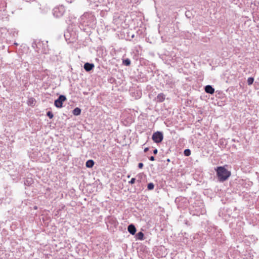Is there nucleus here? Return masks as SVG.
<instances>
[{"instance_id": "obj_1", "label": "nucleus", "mask_w": 259, "mask_h": 259, "mask_svg": "<svg viewBox=\"0 0 259 259\" xmlns=\"http://www.w3.org/2000/svg\"><path fill=\"white\" fill-rule=\"evenodd\" d=\"M219 180L224 182L227 180L231 176V172L224 166H218L215 169Z\"/></svg>"}, {"instance_id": "obj_2", "label": "nucleus", "mask_w": 259, "mask_h": 259, "mask_svg": "<svg viewBox=\"0 0 259 259\" xmlns=\"http://www.w3.org/2000/svg\"><path fill=\"white\" fill-rule=\"evenodd\" d=\"M191 211L193 212V215H200L204 214L206 210L202 202L199 201L194 203Z\"/></svg>"}, {"instance_id": "obj_3", "label": "nucleus", "mask_w": 259, "mask_h": 259, "mask_svg": "<svg viewBox=\"0 0 259 259\" xmlns=\"http://www.w3.org/2000/svg\"><path fill=\"white\" fill-rule=\"evenodd\" d=\"M65 12V7L63 5L56 7L53 10V15L56 18L62 17Z\"/></svg>"}, {"instance_id": "obj_4", "label": "nucleus", "mask_w": 259, "mask_h": 259, "mask_svg": "<svg viewBox=\"0 0 259 259\" xmlns=\"http://www.w3.org/2000/svg\"><path fill=\"white\" fill-rule=\"evenodd\" d=\"M152 139L156 143H160L163 139L162 133L159 131L154 133L152 136Z\"/></svg>"}, {"instance_id": "obj_5", "label": "nucleus", "mask_w": 259, "mask_h": 259, "mask_svg": "<svg viewBox=\"0 0 259 259\" xmlns=\"http://www.w3.org/2000/svg\"><path fill=\"white\" fill-rule=\"evenodd\" d=\"M66 100L65 96L61 95L58 98L55 100L54 105L57 108H61L63 106V102Z\"/></svg>"}, {"instance_id": "obj_6", "label": "nucleus", "mask_w": 259, "mask_h": 259, "mask_svg": "<svg viewBox=\"0 0 259 259\" xmlns=\"http://www.w3.org/2000/svg\"><path fill=\"white\" fill-rule=\"evenodd\" d=\"M163 79L164 82L165 83V84L168 85L169 88H171L174 84V81L171 78V76L166 74L164 75Z\"/></svg>"}, {"instance_id": "obj_7", "label": "nucleus", "mask_w": 259, "mask_h": 259, "mask_svg": "<svg viewBox=\"0 0 259 259\" xmlns=\"http://www.w3.org/2000/svg\"><path fill=\"white\" fill-rule=\"evenodd\" d=\"M94 67L95 65L93 63H90L88 62L84 63L83 66L84 70L87 72H89L92 70Z\"/></svg>"}, {"instance_id": "obj_8", "label": "nucleus", "mask_w": 259, "mask_h": 259, "mask_svg": "<svg viewBox=\"0 0 259 259\" xmlns=\"http://www.w3.org/2000/svg\"><path fill=\"white\" fill-rule=\"evenodd\" d=\"M127 231L132 235H135L136 232V228L133 224L129 225L127 227Z\"/></svg>"}, {"instance_id": "obj_9", "label": "nucleus", "mask_w": 259, "mask_h": 259, "mask_svg": "<svg viewBox=\"0 0 259 259\" xmlns=\"http://www.w3.org/2000/svg\"><path fill=\"white\" fill-rule=\"evenodd\" d=\"M205 92L209 94H213L214 93V89L211 85H207L204 87Z\"/></svg>"}, {"instance_id": "obj_10", "label": "nucleus", "mask_w": 259, "mask_h": 259, "mask_svg": "<svg viewBox=\"0 0 259 259\" xmlns=\"http://www.w3.org/2000/svg\"><path fill=\"white\" fill-rule=\"evenodd\" d=\"M108 222L114 226H116L118 224L116 219L114 217L111 216L108 217Z\"/></svg>"}, {"instance_id": "obj_11", "label": "nucleus", "mask_w": 259, "mask_h": 259, "mask_svg": "<svg viewBox=\"0 0 259 259\" xmlns=\"http://www.w3.org/2000/svg\"><path fill=\"white\" fill-rule=\"evenodd\" d=\"M165 95L163 93H160L157 96V101L159 102H162L165 100Z\"/></svg>"}, {"instance_id": "obj_12", "label": "nucleus", "mask_w": 259, "mask_h": 259, "mask_svg": "<svg viewBox=\"0 0 259 259\" xmlns=\"http://www.w3.org/2000/svg\"><path fill=\"white\" fill-rule=\"evenodd\" d=\"M33 183V180L32 178H28L24 180V184L25 186H29Z\"/></svg>"}, {"instance_id": "obj_13", "label": "nucleus", "mask_w": 259, "mask_h": 259, "mask_svg": "<svg viewBox=\"0 0 259 259\" xmlns=\"http://www.w3.org/2000/svg\"><path fill=\"white\" fill-rule=\"evenodd\" d=\"M95 164L93 160L89 159L85 163V166L88 168H92Z\"/></svg>"}, {"instance_id": "obj_14", "label": "nucleus", "mask_w": 259, "mask_h": 259, "mask_svg": "<svg viewBox=\"0 0 259 259\" xmlns=\"http://www.w3.org/2000/svg\"><path fill=\"white\" fill-rule=\"evenodd\" d=\"M81 109L78 107H76L74 108L72 111V113L74 115L78 116L81 113Z\"/></svg>"}, {"instance_id": "obj_15", "label": "nucleus", "mask_w": 259, "mask_h": 259, "mask_svg": "<svg viewBox=\"0 0 259 259\" xmlns=\"http://www.w3.org/2000/svg\"><path fill=\"white\" fill-rule=\"evenodd\" d=\"M136 237L137 239L143 240H144V235L143 232H139L136 234Z\"/></svg>"}, {"instance_id": "obj_16", "label": "nucleus", "mask_w": 259, "mask_h": 259, "mask_svg": "<svg viewBox=\"0 0 259 259\" xmlns=\"http://www.w3.org/2000/svg\"><path fill=\"white\" fill-rule=\"evenodd\" d=\"M131 60L130 59L126 58L124 59H122V64L124 65H125L126 66H128L131 65Z\"/></svg>"}, {"instance_id": "obj_17", "label": "nucleus", "mask_w": 259, "mask_h": 259, "mask_svg": "<svg viewBox=\"0 0 259 259\" xmlns=\"http://www.w3.org/2000/svg\"><path fill=\"white\" fill-rule=\"evenodd\" d=\"M154 188V185L153 183H149L147 185V189L148 190H152Z\"/></svg>"}, {"instance_id": "obj_18", "label": "nucleus", "mask_w": 259, "mask_h": 259, "mask_svg": "<svg viewBox=\"0 0 259 259\" xmlns=\"http://www.w3.org/2000/svg\"><path fill=\"white\" fill-rule=\"evenodd\" d=\"M184 154L186 156H189L191 155V150L189 149H186L184 151Z\"/></svg>"}, {"instance_id": "obj_19", "label": "nucleus", "mask_w": 259, "mask_h": 259, "mask_svg": "<svg viewBox=\"0 0 259 259\" xmlns=\"http://www.w3.org/2000/svg\"><path fill=\"white\" fill-rule=\"evenodd\" d=\"M254 81V78L250 77L247 79V83L248 85H251Z\"/></svg>"}, {"instance_id": "obj_20", "label": "nucleus", "mask_w": 259, "mask_h": 259, "mask_svg": "<svg viewBox=\"0 0 259 259\" xmlns=\"http://www.w3.org/2000/svg\"><path fill=\"white\" fill-rule=\"evenodd\" d=\"M47 115L50 118H53L54 115L52 111H49L47 112Z\"/></svg>"}, {"instance_id": "obj_21", "label": "nucleus", "mask_w": 259, "mask_h": 259, "mask_svg": "<svg viewBox=\"0 0 259 259\" xmlns=\"http://www.w3.org/2000/svg\"><path fill=\"white\" fill-rule=\"evenodd\" d=\"M136 181V179L134 178H132L130 181L128 182V183L130 184H133L135 183Z\"/></svg>"}, {"instance_id": "obj_22", "label": "nucleus", "mask_w": 259, "mask_h": 259, "mask_svg": "<svg viewBox=\"0 0 259 259\" xmlns=\"http://www.w3.org/2000/svg\"><path fill=\"white\" fill-rule=\"evenodd\" d=\"M143 165H143V163H142V162L139 163V164H138V167L139 168H143Z\"/></svg>"}, {"instance_id": "obj_23", "label": "nucleus", "mask_w": 259, "mask_h": 259, "mask_svg": "<svg viewBox=\"0 0 259 259\" xmlns=\"http://www.w3.org/2000/svg\"><path fill=\"white\" fill-rule=\"evenodd\" d=\"M66 2L68 4H71L74 2L75 0H65Z\"/></svg>"}, {"instance_id": "obj_24", "label": "nucleus", "mask_w": 259, "mask_h": 259, "mask_svg": "<svg viewBox=\"0 0 259 259\" xmlns=\"http://www.w3.org/2000/svg\"><path fill=\"white\" fill-rule=\"evenodd\" d=\"M149 159L150 160V161H154L155 160V158L153 156H150L149 158Z\"/></svg>"}, {"instance_id": "obj_25", "label": "nucleus", "mask_w": 259, "mask_h": 259, "mask_svg": "<svg viewBox=\"0 0 259 259\" xmlns=\"http://www.w3.org/2000/svg\"><path fill=\"white\" fill-rule=\"evenodd\" d=\"M158 152V150L157 149H155L153 151V153L154 154H157Z\"/></svg>"}, {"instance_id": "obj_26", "label": "nucleus", "mask_w": 259, "mask_h": 259, "mask_svg": "<svg viewBox=\"0 0 259 259\" xmlns=\"http://www.w3.org/2000/svg\"><path fill=\"white\" fill-rule=\"evenodd\" d=\"M148 150H149V148L146 147V148H145L144 149V152H146L147 151H148Z\"/></svg>"}, {"instance_id": "obj_27", "label": "nucleus", "mask_w": 259, "mask_h": 259, "mask_svg": "<svg viewBox=\"0 0 259 259\" xmlns=\"http://www.w3.org/2000/svg\"><path fill=\"white\" fill-rule=\"evenodd\" d=\"M85 17V16L83 15L81 17V19L82 20L83 18Z\"/></svg>"}, {"instance_id": "obj_28", "label": "nucleus", "mask_w": 259, "mask_h": 259, "mask_svg": "<svg viewBox=\"0 0 259 259\" xmlns=\"http://www.w3.org/2000/svg\"><path fill=\"white\" fill-rule=\"evenodd\" d=\"M64 36H65V37L66 38V37H67V34H64Z\"/></svg>"}, {"instance_id": "obj_29", "label": "nucleus", "mask_w": 259, "mask_h": 259, "mask_svg": "<svg viewBox=\"0 0 259 259\" xmlns=\"http://www.w3.org/2000/svg\"><path fill=\"white\" fill-rule=\"evenodd\" d=\"M167 161L169 162V161H170V159L168 158V159H167Z\"/></svg>"}, {"instance_id": "obj_30", "label": "nucleus", "mask_w": 259, "mask_h": 259, "mask_svg": "<svg viewBox=\"0 0 259 259\" xmlns=\"http://www.w3.org/2000/svg\"><path fill=\"white\" fill-rule=\"evenodd\" d=\"M186 16H189V14H187V13H186Z\"/></svg>"}, {"instance_id": "obj_31", "label": "nucleus", "mask_w": 259, "mask_h": 259, "mask_svg": "<svg viewBox=\"0 0 259 259\" xmlns=\"http://www.w3.org/2000/svg\"><path fill=\"white\" fill-rule=\"evenodd\" d=\"M186 16H189V14H187V13H186Z\"/></svg>"}, {"instance_id": "obj_32", "label": "nucleus", "mask_w": 259, "mask_h": 259, "mask_svg": "<svg viewBox=\"0 0 259 259\" xmlns=\"http://www.w3.org/2000/svg\"><path fill=\"white\" fill-rule=\"evenodd\" d=\"M130 175L127 176V178H130Z\"/></svg>"}]
</instances>
